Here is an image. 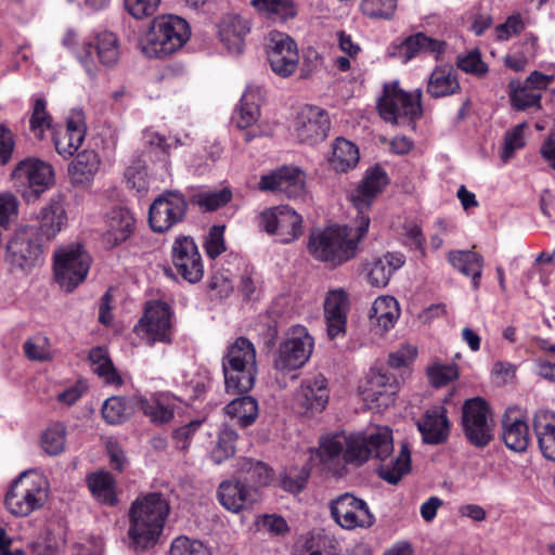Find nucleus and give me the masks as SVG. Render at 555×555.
Instances as JSON below:
<instances>
[{
	"instance_id": "1",
	"label": "nucleus",
	"mask_w": 555,
	"mask_h": 555,
	"mask_svg": "<svg viewBox=\"0 0 555 555\" xmlns=\"http://www.w3.org/2000/svg\"><path fill=\"white\" fill-rule=\"evenodd\" d=\"M318 454L323 464L346 463L362 464L374 457L379 461L378 476L390 485H397L411 470V451L403 442L397 454L393 453L392 433L388 427H378L369 435L343 433L325 437Z\"/></svg>"
},
{
	"instance_id": "2",
	"label": "nucleus",
	"mask_w": 555,
	"mask_h": 555,
	"mask_svg": "<svg viewBox=\"0 0 555 555\" xmlns=\"http://www.w3.org/2000/svg\"><path fill=\"white\" fill-rule=\"evenodd\" d=\"M370 222L369 216H362L356 219V227L332 225L313 230L309 235L308 250L314 259L338 267L356 257Z\"/></svg>"
},
{
	"instance_id": "3",
	"label": "nucleus",
	"mask_w": 555,
	"mask_h": 555,
	"mask_svg": "<svg viewBox=\"0 0 555 555\" xmlns=\"http://www.w3.org/2000/svg\"><path fill=\"white\" fill-rule=\"evenodd\" d=\"M170 506L167 499L158 492L138 498L130 507L128 534L131 546L145 550L154 545L160 535Z\"/></svg>"
},
{
	"instance_id": "4",
	"label": "nucleus",
	"mask_w": 555,
	"mask_h": 555,
	"mask_svg": "<svg viewBox=\"0 0 555 555\" xmlns=\"http://www.w3.org/2000/svg\"><path fill=\"white\" fill-rule=\"evenodd\" d=\"M225 390L231 393L248 392L255 384L256 349L246 337H238L222 358Z\"/></svg>"
},
{
	"instance_id": "5",
	"label": "nucleus",
	"mask_w": 555,
	"mask_h": 555,
	"mask_svg": "<svg viewBox=\"0 0 555 555\" xmlns=\"http://www.w3.org/2000/svg\"><path fill=\"white\" fill-rule=\"evenodd\" d=\"M190 37L185 20L167 15L153 21L150 30L140 39V48L147 57H164L179 50Z\"/></svg>"
},
{
	"instance_id": "6",
	"label": "nucleus",
	"mask_w": 555,
	"mask_h": 555,
	"mask_svg": "<svg viewBox=\"0 0 555 555\" xmlns=\"http://www.w3.org/2000/svg\"><path fill=\"white\" fill-rule=\"evenodd\" d=\"M49 495V483L43 475L23 472L10 487L4 503L17 517H26L43 507Z\"/></svg>"
},
{
	"instance_id": "7",
	"label": "nucleus",
	"mask_w": 555,
	"mask_h": 555,
	"mask_svg": "<svg viewBox=\"0 0 555 555\" xmlns=\"http://www.w3.org/2000/svg\"><path fill=\"white\" fill-rule=\"evenodd\" d=\"M422 90L406 93L397 83L386 85L384 94L377 102L380 117L391 124L415 127V119L422 115Z\"/></svg>"
},
{
	"instance_id": "8",
	"label": "nucleus",
	"mask_w": 555,
	"mask_h": 555,
	"mask_svg": "<svg viewBox=\"0 0 555 555\" xmlns=\"http://www.w3.org/2000/svg\"><path fill=\"white\" fill-rule=\"evenodd\" d=\"M91 257L80 243L60 246L54 253L55 280L66 292L74 291L85 281Z\"/></svg>"
},
{
	"instance_id": "9",
	"label": "nucleus",
	"mask_w": 555,
	"mask_h": 555,
	"mask_svg": "<svg viewBox=\"0 0 555 555\" xmlns=\"http://www.w3.org/2000/svg\"><path fill=\"white\" fill-rule=\"evenodd\" d=\"M42 256V244L35 227L18 228L7 242L4 260L12 270L29 271L39 264Z\"/></svg>"
},
{
	"instance_id": "10",
	"label": "nucleus",
	"mask_w": 555,
	"mask_h": 555,
	"mask_svg": "<svg viewBox=\"0 0 555 555\" xmlns=\"http://www.w3.org/2000/svg\"><path fill=\"white\" fill-rule=\"evenodd\" d=\"M462 427L465 438L476 448H485L493 439L491 411L480 397L465 401L462 408Z\"/></svg>"
},
{
	"instance_id": "11",
	"label": "nucleus",
	"mask_w": 555,
	"mask_h": 555,
	"mask_svg": "<svg viewBox=\"0 0 555 555\" xmlns=\"http://www.w3.org/2000/svg\"><path fill=\"white\" fill-rule=\"evenodd\" d=\"M313 346L314 340L306 327H293L278 349L274 369L281 373L300 369L309 360Z\"/></svg>"
},
{
	"instance_id": "12",
	"label": "nucleus",
	"mask_w": 555,
	"mask_h": 555,
	"mask_svg": "<svg viewBox=\"0 0 555 555\" xmlns=\"http://www.w3.org/2000/svg\"><path fill=\"white\" fill-rule=\"evenodd\" d=\"M189 204L183 194L167 191L154 199L149 209V223L157 233H164L180 223L188 211Z\"/></svg>"
},
{
	"instance_id": "13",
	"label": "nucleus",
	"mask_w": 555,
	"mask_h": 555,
	"mask_svg": "<svg viewBox=\"0 0 555 555\" xmlns=\"http://www.w3.org/2000/svg\"><path fill=\"white\" fill-rule=\"evenodd\" d=\"M259 227L268 234L276 235L283 244L302 234V217L286 205L276 206L259 215Z\"/></svg>"
},
{
	"instance_id": "14",
	"label": "nucleus",
	"mask_w": 555,
	"mask_h": 555,
	"mask_svg": "<svg viewBox=\"0 0 555 555\" xmlns=\"http://www.w3.org/2000/svg\"><path fill=\"white\" fill-rule=\"evenodd\" d=\"M171 317V308L166 302H150L135 331L149 345H154L156 341L170 343Z\"/></svg>"
},
{
	"instance_id": "15",
	"label": "nucleus",
	"mask_w": 555,
	"mask_h": 555,
	"mask_svg": "<svg viewBox=\"0 0 555 555\" xmlns=\"http://www.w3.org/2000/svg\"><path fill=\"white\" fill-rule=\"evenodd\" d=\"M330 509L336 524L348 530L358 527L369 528L375 520L367 504L351 493H344L334 499Z\"/></svg>"
},
{
	"instance_id": "16",
	"label": "nucleus",
	"mask_w": 555,
	"mask_h": 555,
	"mask_svg": "<svg viewBox=\"0 0 555 555\" xmlns=\"http://www.w3.org/2000/svg\"><path fill=\"white\" fill-rule=\"evenodd\" d=\"M331 128V120L324 108L313 105L301 107L294 120L293 131L296 138L309 145L322 142Z\"/></svg>"
},
{
	"instance_id": "17",
	"label": "nucleus",
	"mask_w": 555,
	"mask_h": 555,
	"mask_svg": "<svg viewBox=\"0 0 555 555\" xmlns=\"http://www.w3.org/2000/svg\"><path fill=\"white\" fill-rule=\"evenodd\" d=\"M267 55L271 69L280 77H289L298 66L299 54L297 44L284 33H270Z\"/></svg>"
},
{
	"instance_id": "18",
	"label": "nucleus",
	"mask_w": 555,
	"mask_h": 555,
	"mask_svg": "<svg viewBox=\"0 0 555 555\" xmlns=\"http://www.w3.org/2000/svg\"><path fill=\"white\" fill-rule=\"evenodd\" d=\"M172 262L177 272L189 283L195 284L203 279L202 256L192 237L180 236L173 242Z\"/></svg>"
},
{
	"instance_id": "19",
	"label": "nucleus",
	"mask_w": 555,
	"mask_h": 555,
	"mask_svg": "<svg viewBox=\"0 0 555 555\" xmlns=\"http://www.w3.org/2000/svg\"><path fill=\"white\" fill-rule=\"evenodd\" d=\"M13 177L27 182L30 190L24 193L27 201L38 199L41 193L53 183V168L50 164L38 158L21 160L13 171Z\"/></svg>"
},
{
	"instance_id": "20",
	"label": "nucleus",
	"mask_w": 555,
	"mask_h": 555,
	"mask_svg": "<svg viewBox=\"0 0 555 555\" xmlns=\"http://www.w3.org/2000/svg\"><path fill=\"white\" fill-rule=\"evenodd\" d=\"M258 189L263 192L283 194L288 198H296L304 193L305 180L298 168L282 167L263 175L258 183Z\"/></svg>"
},
{
	"instance_id": "21",
	"label": "nucleus",
	"mask_w": 555,
	"mask_h": 555,
	"mask_svg": "<svg viewBox=\"0 0 555 555\" xmlns=\"http://www.w3.org/2000/svg\"><path fill=\"white\" fill-rule=\"evenodd\" d=\"M86 131L83 112L73 109L66 118V126L53 132L55 151L64 158L73 156L85 141Z\"/></svg>"
},
{
	"instance_id": "22",
	"label": "nucleus",
	"mask_w": 555,
	"mask_h": 555,
	"mask_svg": "<svg viewBox=\"0 0 555 555\" xmlns=\"http://www.w3.org/2000/svg\"><path fill=\"white\" fill-rule=\"evenodd\" d=\"M387 183V173L379 166L366 170L361 183L350 194V201L358 210L357 219L366 216L364 211L371 207Z\"/></svg>"
},
{
	"instance_id": "23",
	"label": "nucleus",
	"mask_w": 555,
	"mask_h": 555,
	"mask_svg": "<svg viewBox=\"0 0 555 555\" xmlns=\"http://www.w3.org/2000/svg\"><path fill=\"white\" fill-rule=\"evenodd\" d=\"M399 388L397 378L380 371L371 372L362 390L363 400L371 408H387L393 402V396Z\"/></svg>"
},
{
	"instance_id": "24",
	"label": "nucleus",
	"mask_w": 555,
	"mask_h": 555,
	"mask_svg": "<svg viewBox=\"0 0 555 555\" xmlns=\"http://www.w3.org/2000/svg\"><path fill=\"white\" fill-rule=\"evenodd\" d=\"M135 218L125 207H114L105 216L103 243L108 248H115L126 242L134 232Z\"/></svg>"
},
{
	"instance_id": "25",
	"label": "nucleus",
	"mask_w": 555,
	"mask_h": 555,
	"mask_svg": "<svg viewBox=\"0 0 555 555\" xmlns=\"http://www.w3.org/2000/svg\"><path fill=\"white\" fill-rule=\"evenodd\" d=\"M327 380L322 374L306 377L295 393V402L305 412L317 413L328 402Z\"/></svg>"
},
{
	"instance_id": "26",
	"label": "nucleus",
	"mask_w": 555,
	"mask_h": 555,
	"mask_svg": "<svg viewBox=\"0 0 555 555\" xmlns=\"http://www.w3.org/2000/svg\"><path fill=\"white\" fill-rule=\"evenodd\" d=\"M220 504L232 513H238L251 506L259 500L258 490L247 485L240 478L225 480L218 488Z\"/></svg>"
},
{
	"instance_id": "27",
	"label": "nucleus",
	"mask_w": 555,
	"mask_h": 555,
	"mask_svg": "<svg viewBox=\"0 0 555 555\" xmlns=\"http://www.w3.org/2000/svg\"><path fill=\"white\" fill-rule=\"evenodd\" d=\"M349 300L341 289L331 291L324 302V314L327 336L331 339L344 335L346 332Z\"/></svg>"
},
{
	"instance_id": "28",
	"label": "nucleus",
	"mask_w": 555,
	"mask_h": 555,
	"mask_svg": "<svg viewBox=\"0 0 555 555\" xmlns=\"http://www.w3.org/2000/svg\"><path fill=\"white\" fill-rule=\"evenodd\" d=\"M131 402L156 426L168 424L175 417V404L165 393H154L150 397L134 395Z\"/></svg>"
},
{
	"instance_id": "29",
	"label": "nucleus",
	"mask_w": 555,
	"mask_h": 555,
	"mask_svg": "<svg viewBox=\"0 0 555 555\" xmlns=\"http://www.w3.org/2000/svg\"><path fill=\"white\" fill-rule=\"evenodd\" d=\"M502 440L512 451L524 452L530 442L529 426L516 409L507 410L502 417Z\"/></svg>"
},
{
	"instance_id": "30",
	"label": "nucleus",
	"mask_w": 555,
	"mask_h": 555,
	"mask_svg": "<svg viewBox=\"0 0 555 555\" xmlns=\"http://www.w3.org/2000/svg\"><path fill=\"white\" fill-rule=\"evenodd\" d=\"M417 428L425 443H443L448 439L450 430L447 410L443 406L427 410L423 418L417 422Z\"/></svg>"
},
{
	"instance_id": "31",
	"label": "nucleus",
	"mask_w": 555,
	"mask_h": 555,
	"mask_svg": "<svg viewBox=\"0 0 555 555\" xmlns=\"http://www.w3.org/2000/svg\"><path fill=\"white\" fill-rule=\"evenodd\" d=\"M67 224V214L64 204V196L56 194L51 197L40 215L38 235L48 241L53 240Z\"/></svg>"
},
{
	"instance_id": "32",
	"label": "nucleus",
	"mask_w": 555,
	"mask_h": 555,
	"mask_svg": "<svg viewBox=\"0 0 555 555\" xmlns=\"http://www.w3.org/2000/svg\"><path fill=\"white\" fill-rule=\"evenodd\" d=\"M532 427L542 455L555 462V413L539 410L532 418Z\"/></svg>"
},
{
	"instance_id": "33",
	"label": "nucleus",
	"mask_w": 555,
	"mask_h": 555,
	"mask_svg": "<svg viewBox=\"0 0 555 555\" xmlns=\"http://www.w3.org/2000/svg\"><path fill=\"white\" fill-rule=\"evenodd\" d=\"M250 31L248 20L240 15H228L223 18L219 27L221 41L229 52L240 54L244 50V39Z\"/></svg>"
},
{
	"instance_id": "34",
	"label": "nucleus",
	"mask_w": 555,
	"mask_h": 555,
	"mask_svg": "<svg viewBox=\"0 0 555 555\" xmlns=\"http://www.w3.org/2000/svg\"><path fill=\"white\" fill-rule=\"evenodd\" d=\"M427 93L434 98H444L461 91L457 70L451 65L437 66L427 81Z\"/></svg>"
},
{
	"instance_id": "35",
	"label": "nucleus",
	"mask_w": 555,
	"mask_h": 555,
	"mask_svg": "<svg viewBox=\"0 0 555 555\" xmlns=\"http://www.w3.org/2000/svg\"><path fill=\"white\" fill-rule=\"evenodd\" d=\"M404 262L405 258L400 253L385 254L367 264V282L374 287H385L393 272L400 269Z\"/></svg>"
},
{
	"instance_id": "36",
	"label": "nucleus",
	"mask_w": 555,
	"mask_h": 555,
	"mask_svg": "<svg viewBox=\"0 0 555 555\" xmlns=\"http://www.w3.org/2000/svg\"><path fill=\"white\" fill-rule=\"evenodd\" d=\"M100 157L95 151L85 150L78 153L68 166V175L74 185L90 183L100 167Z\"/></svg>"
},
{
	"instance_id": "37",
	"label": "nucleus",
	"mask_w": 555,
	"mask_h": 555,
	"mask_svg": "<svg viewBox=\"0 0 555 555\" xmlns=\"http://www.w3.org/2000/svg\"><path fill=\"white\" fill-rule=\"evenodd\" d=\"M444 50V42L426 36L423 33H417L409 36L400 44L399 51L403 56V61L408 62L420 54H435L436 59Z\"/></svg>"
},
{
	"instance_id": "38",
	"label": "nucleus",
	"mask_w": 555,
	"mask_h": 555,
	"mask_svg": "<svg viewBox=\"0 0 555 555\" xmlns=\"http://www.w3.org/2000/svg\"><path fill=\"white\" fill-rule=\"evenodd\" d=\"M369 317L382 332H387L395 326L400 317L399 304L392 296H379L374 300Z\"/></svg>"
},
{
	"instance_id": "39",
	"label": "nucleus",
	"mask_w": 555,
	"mask_h": 555,
	"mask_svg": "<svg viewBox=\"0 0 555 555\" xmlns=\"http://www.w3.org/2000/svg\"><path fill=\"white\" fill-rule=\"evenodd\" d=\"M448 259L454 269L472 278L475 289L479 287L483 268L481 255L472 250H452L449 253Z\"/></svg>"
},
{
	"instance_id": "40",
	"label": "nucleus",
	"mask_w": 555,
	"mask_h": 555,
	"mask_svg": "<svg viewBox=\"0 0 555 555\" xmlns=\"http://www.w3.org/2000/svg\"><path fill=\"white\" fill-rule=\"evenodd\" d=\"M359 157V150L356 144L344 138H337L332 143V151L327 160L335 171L347 172L357 166Z\"/></svg>"
},
{
	"instance_id": "41",
	"label": "nucleus",
	"mask_w": 555,
	"mask_h": 555,
	"mask_svg": "<svg viewBox=\"0 0 555 555\" xmlns=\"http://www.w3.org/2000/svg\"><path fill=\"white\" fill-rule=\"evenodd\" d=\"M237 474L247 487H253L256 490L259 487L268 486L272 480L271 468L266 463L253 459H242L238 462Z\"/></svg>"
},
{
	"instance_id": "42",
	"label": "nucleus",
	"mask_w": 555,
	"mask_h": 555,
	"mask_svg": "<svg viewBox=\"0 0 555 555\" xmlns=\"http://www.w3.org/2000/svg\"><path fill=\"white\" fill-rule=\"evenodd\" d=\"M92 495L102 504L114 506L117 503L116 481L108 472L92 473L87 477Z\"/></svg>"
},
{
	"instance_id": "43",
	"label": "nucleus",
	"mask_w": 555,
	"mask_h": 555,
	"mask_svg": "<svg viewBox=\"0 0 555 555\" xmlns=\"http://www.w3.org/2000/svg\"><path fill=\"white\" fill-rule=\"evenodd\" d=\"M250 5L267 18L286 22L297 15L294 0H251Z\"/></svg>"
},
{
	"instance_id": "44",
	"label": "nucleus",
	"mask_w": 555,
	"mask_h": 555,
	"mask_svg": "<svg viewBox=\"0 0 555 555\" xmlns=\"http://www.w3.org/2000/svg\"><path fill=\"white\" fill-rule=\"evenodd\" d=\"M225 413L235 418L242 427L251 425L258 416L257 400L250 396H243L232 400L224 408Z\"/></svg>"
},
{
	"instance_id": "45",
	"label": "nucleus",
	"mask_w": 555,
	"mask_h": 555,
	"mask_svg": "<svg viewBox=\"0 0 555 555\" xmlns=\"http://www.w3.org/2000/svg\"><path fill=\"white\" fill-rule=\"evenodd\" d=\"M77 42L78 36L76 31L68 29L62 39L63 46L74 52L90 77H95L98 66L95 57L92 54V42H85L81 47H78Z\"/></svg>"
},
{
	"instance_id": "46",
	"label": "nucleus",
	"mask_w": 555,
	"mask_h": 555,
	"mask_svg": "<svg viewBox=\"0 0 555 555\" xmlns=\"http://www.w3.org/2000/svg\"><path fill=\"white\" fill-rule=\"evenodd\" d=\"M132 397H111L106 399L102 406L103 418L108 424H120L128 420L137 410L132 402Z\"/></svg>"
},
{
	"instance_id": "47",
	"label": "nucleus",
	"mask_w": 555,
	"mask_h": 555,
	"mask_svg": "<svg viewBox=\"0 0 555 555\" xmlns=\"http://www.w3.org/2000/svg\"><path fill=\"white\" fill-rule=\"evenodd\" d=\"M94 51L99 62L105 67L114 66L119 60L117 37L109 31L98 34L94 41ZM93 51V48H92Z\"/></svg>"
},
{
	"instance_id": "48",
	"label": "nucleus",
	"mask_w": 555,
	"mask_h": 555,
	"mask_svg": "<svg viewBox=\"0 0 555 555\" xmlns=\"http://www.w3.org/2000/svg\"><path fill=\"white\" fill-rule=\"evenodd\" d=\"M253 90L248 88L242 95L240 107L237 108L234 120L240 129H247L255 125L259 118L260 112L258 105L253 101Z\"/></svg>"
},
{
	"instance_id": "49",
	"label": "nucleus",
	"mask_w": 555,
	"mask_h": 555,
	"mask_svg": "<svg viewBox=\"0 0 555 555\" xmlns=\"http://www.w3.org/2000/svg\"><path fill=\"white\" fill-rule=\"evenodd\" d=\"M511 102L515 109L526 111L530 107L540 108L541 93L539 90L529 87L525 82L517 88L514 87V82L511 83Z\"/></svg>"
},
{
	"instance_id": "50",
	"label": "nucleus",
	"mask_w": 555,
	"mask_h": 555,
	"mask_svg": "<svg viewBox=\"0 0 555 555\" xmlns=\"http://www.w3.org/2000/svg\"><path fill=\"white\" fill-rule=\"evenodd\" d=\"M66 441V427L62 423L49 426L41 437V446L49 455H59L64 451Z\"/></svg>"
},
{
	"instance_id": "51",
	"label": "nucleus",
	"mask_w": 555,
	"mask_h": 555,
	"mask_svg": "<svg viewBox=\"0 0 555 555\" xmlns=\"http://www.w3.org/2000/svg\"><path fill=\"white\" fill-rule=\"evenodd\" d=\"M29 124L30 130L38 139H42L44 131L51 128L52 117L47 111V101L43 98L34 100Z\"/></svg>"
},
{
	"instance_id": "52",
	"label": "nucleus",
	"mask_w": 555,
	"mask_h": 555,
	"mask_svg": "<svg viewBox=\"0 0 555 555\" xmlns=\"http://www.w3.org/2000/svg\"><path fill=\"white\" fill-rule=\"evenodd\" d=\"M397 9V0H362L361 12L371 18L390 20Z\"/></svg>"
},
{
	"instance_id": "53",
	"label": "nucleus",
	"mask_w": 555,
	"mask_h": 555,
	"mask_svg": "<svg viewBox=\"0 0 555 555\" xmlns=\"http://www.w3.org/2000/svg\"><path fill=\"white\" fill-rule=\"evenodd\" d=\"M24 352L33 361L43 362L53 358L49 338L41 335L27 339L24 344Z\"/></svg>"
},
{
	"instance_id": "54",
	"label": "nucleus",
	"mask_w": 555,
	"mask_h": 555,
	"mask_svg": "<svg viewBox=\"0 0 555 555\" xmlns=\"http://www.w3.org/2000/svg\"><path fill=\"white\" fill-rule=\"evenodd\" d=\"M427 376L434 387L447 386L459 377L457 365L436 362L427 367Z\"/></svg>"
},
{
	"instance_id": "55",
	"label": "nucleus",
	"mask_w": 555,
	"mask_h": 555,
	"mask_svg": "<svg viewBox=\"0 0 555 555\" xmlns=\"http://www.w3.org/2000/svg\"><path fill=\"white\" fill-rule=\"evenodd\" d=\"M237 434L231 428H223L218 438V443L212 452V457L216 463H221L225 459L233 456L235 453V441Z\"/></svg>"
},
{
	"instance_id": "56",
	"label": "nucleus",
	"mask_w": 555,
	"mask_h": 555,
	"mask_svg": "<svg viewBox=\"0 0 555 555\" xmlns=\"http://www.w3.org/2000/svg\"><path fill=\"white\" fill-rule=\"evenodd\" d=\"M170 555H211V552L198 540L178 537L171 543Z\"/></svg>"
},
{
	"instance_id": "57",
	"label": "nucleus",
	"mask_w": 555,
	"mask_h": 555,
	"mask_svg": "<svg viewBox=\"0 0 555 555\" xmlns=\"http://www.w3.org/2000/svg\"><path fill=\"white\" fill-rule=\"evenodd\" d=\"M456 65L463 72L475 76H483L488 72V66L481 60V55L477 50H473L465 55H459Z\"/></svg>"
},
{
	"instance_id": "58",
	"label": "nucleus",
	"mask_w": 555,
	"mask_h": 555,
	"mask_svg": "<svg viewBox=\"0 0 555 555\" xmlns=\"http://www.w3.org/2000/svg\"><path fill=\"white\" fill-rule=\"evenodd\" d=\"M232 193L228 189L207 191L197 195V204L208 211H214L231 201Z\"/></svg>"
},
{
	"instance_id": "59",
	"label": "nucleus",
	"mask_w": 555,
	"mask_h": 555,
	"mask_svg": "<svg viewBox=\"0 0 555 555\" xmlns=\"http://www.w3.org/2000/svg\"><path fill=\"white\" fill-rule=\"evenodd\" d=\"M160 0H125L127 12L135 20H143L154 15Z\"/></svg>"
},
{
	"instance_id": "60",
	"label": "nucleus",
	"mask_w": 555,
	"mask_h": 555,
	"mask_svg": "<svg viewBox=\"0 0 555 555\" xmlns=\"http://www.w3.org/2000/svg\"><path fill=\"white\" fill-rule=\"evenodd\" d=\"M257 526L271 534L281 535L288 531L286 520L276 514L262 515L257 519Z\"/></svg>"
},
{
	"instance_id": "61",
	"label": "nucleus",
	"mask_w": 555,
	"mask_h": 555,
	"mask_svg": "<svg viewBox=\"0 0 555 555\" xmlns=\"http://www.w3.org/2000/svg\"><path fill=\"white\" fill-rule=\"evenodd\" d=\"M146 176V168L141 162L129 166L125 172L127 185L139 192L145 190L147 186Z\"/></svg>"
},
{
	"instance_id": "62",
	"label": "nucleus",
	"mask_w": 555,
	"mask_h": 555,
	"mask_svg": "<svg viewBox=\"0 0 555 555\" xmlns=\"http://www.w3.org/2000/svg\"><path fill=\"white\" fill-rule=\"evenodd\" d=\"M202 423L203 421L201 420L192 421L173 431V440L178 449L186 450L189 448L194 434L201 427Z\"/></svg>"
},
{
	"instance_id": "63",
	"label": "nucleus",
	"mask_w": 555,
	"mask_h": 555,
	"mask_svg": "<svg viewBox=\"0 0 555 555\" xmlns=\"http://www.w3.org/2000/svg\"><path fill=\"white\" fill-rule=\"evenodd\" d=\"M206 253L210 258L218 257L224 251L223 227L214 225L205 242Z\"/></svg>"
},
{
	"instance_id": "64",
	"label": "nucleus",
	"mask_w": 555,
	"mask_h": 555,
	"mask_svg": "<svg viewBox=\"0 0 555 555\" xmlns=\"http://www.w3.org/2000/svg\"><path fill=\"white\" fill-rule=\"evenodd\" d=\"M524 27L520 15H511L503 24L496 27L498 38L500 40H508L512 36L520 34Z\"/></svg>"
}]
</instances>
